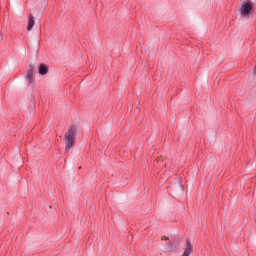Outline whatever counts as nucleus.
<instances>
[{
    "instance_id": "obj_1",
    "label": "nucleus",
    "mask_w": 256,
    "mask_h": 256,
    "mask_svg": "<svg viewBox=\"0 0 256 256\" xmlns=\"http://www.w3.org/2000/svg\"><path fill=\"white\" fill-rule=\"evenodd\" d=\"M75 139H77V130L69 129L64 136L65 153H69L75 147Z\"/></svg>"
},
{
    "instance_id": "obj_2",
    "label": "nucleus",
    "mask_w": 256,
    "mask_h": 256,
    "mask_svg": "<svg viewBox=\"0 0 256 256\" xmlns=\"http://www.w3.org/2000/svg\"><path fill=\"white\" fill-rule=\"evenodd\" d=\"M241 17H249L253 13V2L247 0L239 8Z\"/></svg>"
},
{
    "instance_id": "obj_3",
    "label": "nucleus",
    "mask_w": 256,
    "mask_h": 256,
    "mask_svg": "<svg viewBox=\"0 0 256 256\" xmlns=\"http://www.w3.org/2000/svg\"><path fill=\"white\" fill-rule=\"evenodd\" d=\"M26 79L29 85H35V67L33 65L29 66V69L26 73Z\"/></svg>"
},
{
    "instance_id": "obj_4",
    "label": "nucleus",
    "mask_w": 256,
    "mask_h": 256,
    "mask_svg": "<svg viewBox=\"0 0 256 256\" xmlns=\"http://www.w3.org/2000/svg\"><path fill=\"white\" fill-rule=\"evenodd\" d=\"M191 251H193V244L189 240L186 242V248L184 249V252L182 253L181 256H190Z\"/></svg>"
},
{
    "instance_id": "obj_5",
    "label": "nucleus",
    "mask_w": 256,
    "mask_h": 256,
    "mask_svg": "<svg viewBox=\"0 0 256 256\" xmlns=\"http://www.w3.org/2000/svg\"><path fill=\"white\" fill-rule=\"evenodd\" d=\"M39 75H47L49 73V66L45 64H41L38 68Z\"/></svg>"
},
{
    "instance_id": "obj_6",
    "label": "nucleus",
    "mask_w": 256,
    "mask_h": 256,
    "mask_svg": "<svg viewBox=\"0 0 256 256\" xmlns=\"http://www.w3.org/2000/svg\"><path fill=\"white\" fill-rule=\"evenodd\" d=\"M33 27H35V17L33 16V14H31L28 19L27 31H31Z\"/></svg>"
},
{
    "instance_id": "obj_7",
    "label": "nucleus",
    "mask_w": 256,
    "mask_h": 256,
    "mask_svg": "<svg viewBox=\"0 0 256 256\" xmlns=\"http://www.w3.org/2000/svg\"><path fill=\"white\" fill-rule=\"evenodd\" d=\"M167 251H173L174 247L171 244L166 246Z\"/></svg>"
},
{
    "instance_id": "obj_8",
    "label": "nucleus",
    "mask_w": 256,
    "mask_h": 256,
    "mask_svg": "<svg viewBox=\"0 0 256 256\" xmlns=\"http://www.w3.org/2000/svg\"><path fill=\"white\" fill-rule=\"evenodd\" d=\"M162 241H169V237L163 236V237H162Z\"/></svg>"
},
{
    "instance_id": "obj_9",
    "label": "nucleus",
    "mask_w": 256,
    "mask_h": 256,
    "mask_svg": "<svg viewBox=\"0 0 256 256\" xmlns=\"http://www.w3.org/2000/svg\"><path fill=\"white\" fill-rule=\"evenodd\" d=\"M254 75H256V66H255V72H254Z\"/></svg>"
}]
</instances>
